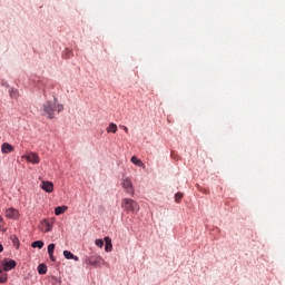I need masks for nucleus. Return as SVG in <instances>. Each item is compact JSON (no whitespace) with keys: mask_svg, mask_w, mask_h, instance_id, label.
<instances>
[{"mask_svg":"<svg viewBox=\"0 0 285 285\" xmlns=\"http://www.w3.org/2000/svg\"><path fill=\"white\" fill-rule=\"evenodd\" d=\"M105 244L106 253H110L112 250V239H110V237H105Z\"/></svg>","mask_w":285,"mask_h":285,"instance_id":"9b49d317","label":"nucleus"},{"mask_svg":"<svg viewBox=\"0 0 285 285\" xmlns=\"http://www.w3.org/2000/svg\"><path fill=\"white\" fill-rule=\"evenodd\" d=\"M122 129H124V131L126 132V135H128V127L122 126Z\"/></svg>","mask_w":285,"mask_h":285,"instance_id":"bb28decb","label":"nucleus"},{"mask_svg":"<svg viewBox=\"0 0 285 285\" xmlns=\"http://www.w3.org/2000/svg\"><path fill=\"white\" fill-rule=\"evenodd\" d=\"M4 224L3 217L0 216V230L3 228Z\"/></svg>","mask_w":285,"mask_h":285,"instance_id":"393cba45","label":"nucleus"},{"mask_svg":"<svg viewBox=\"0 0 285 285\" xmlns=\"http://www.w3.org/2000/svg\"><path fill=\"white\" fill-rule=\"evenodd\" d=\"M63 59H70L72 57V50L66 49L62 53Z\"/></svg>","mask_w":285,"mask_h":285,"instance_id":"6ab92c4d","label":"nucleus"},{"mask_svg":"<svg viewBox=\"0 0 285 285\" xmlns=\"http://www.w3.org/2000/svg\"><path fill=\"white\" fill-rule=\"evenodd\" d=\"M13 245L17 246V248H19V238H13Z\"/></svg>","mask_w":285,"mask_h":285,"instance_id":"b1692460","label":"nucleus"},{"mask_svg":"<svg viewBox=\"0 0 285 285\" xmlns=\"http://www.w3.org/2000/svg\"><path fill=\"white\" fill-rule=\"evenodd\" d=\"M6 282H8V274H7V273H3V272L0 269V284H6Z\"/></svg>","mask_w":285,"mask_h":285,"instance_id":"f3484780","label":"nucleus"},{"mask_svg":"<svg viewBox=\"0 0 285 285\" xmlns=\"http://www.w3.org/2000/svg\"><path fill=\"white\" fill-rule=\"evenodd\" d=\"M66 210H68L67 206H59L56 207L55 209V215H63V213H66Z\"/></svg>","mask_w":285,"mask_h":285,"instance_id":"2eb2a0df","label":"nucleus"},{"mask_svg":"<svg viewBox=\"0 0 285 285\" xmlns=\"http://www.w3.org/2000/svg\"><path fill=\"white\" fill-rule=\"evenodd\" d=\"M95 244L98 248H104V239H96Z\"/></svg>","mask_w":285,"mask_h":285,"instance_id":"4be33fe9","label":"nucleus"},{"mask_svg":"<svg viewBox=\"0 0 285 285\" xmlns=\"http://www.w3.org/2000/svg\"><path fill=\"white\" fill-rule=\"evenodd\" d=\"M6 217L9 219H19V210L16 208H9L6 210Z\"/></svg>","mask_w":285,"mask_h":285,"instance_id":"0eeeda50","label":"nucleus"},{"mask_svg":"<svg viewBox=\"0 0 285 285\" xmlns=\"http://www.w3.org/2000/svg\"><path fill=\"white\" fill-rule=\"evenodd\" d=\"M41 230L42 233H50L52 230V224L48 220H42L41 222Z\"/></svg>","mask_w":285,"mask_h":285,"instance_id":"9d476101","label":"nucleus"},{"mask_svg":"<svg viewBox=\"0 0 285 285\" xmlns=\"http://www.w3.org/2000/svg\"><path fill=\"white\" fill-rule=\"evenodd\" d=\"M183 197H184V195L181 193H177L175 195V199H176L177 204H179L181 202Z\"/></svg>","mask_w":285,"mask_h":285,"instance_id":"412c9836","label":"nucleus"},{"mask_svg":"<svg viewBox=\"0 0 285 285\" xmlns=\"http://www.w3.org/2000/svg\"><path fill=\"white\" fill-rule=\"evenodd\" d=\"M121 208L127 213H132L137 215L139 213V203L130 198H124L121 202Z\"/></svg>","mask_w":285,"mask_h":285,"instance_id":"f03ea898","label":"nucleus"},{"mask_svg":"<svg viewBox=\"0 0 285 285\" xmlns=\"http://www.w3.org/2000/svg\"><path fill=\"white\" fill-rule=\"evenodd\" d=\"M48 255H55V244H50L48 246Z\"/></svg>","mask_w":285,"mask_h":285,"instance_id":"aec40b11","label":"nucleus"},{"mask_svg":"<svg viewBox=\"0 0 285 285\" xmlns=\"http://www.w3.org/2000/svg\"><path fill=\"white\" fill-rule=\"evenodd\" d=\"M118 127L117 124L111 122L108 127H107V132H112L115 135V132H117Z\"/></svg>","mask_w":285,"mask_h":285,"instance_id":"dca6fc26","label":"nucleus"},{"mask_svg":"<svg viewBox=\"0 0 285 285\" xmlns=\"http://www.w3.org/2000/svg\"><path fill=\"white\" fill-rule=\"evenodd\" d=\"M23 158L27 159V161H29V164H39L41 161L39 154H37L35 151L28 153L27 155L23 156Z\"/></svg>","mask_w":285,"mask_h":285,"instance_id":"20e7f679","label":"nucleus"},{"mask_svg":"<svg viewBox=\"0 0 285 285\" xmlns=\"http://www.w3.org/2000/svg\"><path fill=\"white\" fill-rule=\"evenodd\" d=\"M85 264H87V266H95V268H101V266L106 264V261H104L101 256L94 255L91 257H86Z\"/></svg>","mask_w":285,"mask_h":285,"instance_id":"7ed1b4c3","label":"nucleus"},{"mask_svg":"<svg viewBox=\"0 0 285 285\" xmlns=\"http://www.w3.org/2000/svg\"><path fill=\"white\" fill-rule=\"evenodd\" d=\"M41 188L46 193H52V190H55V185L51 181L45 180V181H42Z\"/></svg>","mask_w":285,"mask_h":285,"instance_id":"6e6552de","label":"nucleus"},{"mask_svg":"<svg viewBox=\"0 0 285 285\" xmlns=\"http://www.w3.org/2000/svg\"><path fill=\"white\" fill-rule=\"evenodd\" d=\"M10 97H12L13 99H17V97H19V92L17 90L12 89L10 91Z\"/></svg>","mask_w":285,"mask_h":285,"instance_id":"5701e85b","label":"nucleus"},{"mask_svg":"<svg viewBox=\"0 0 285 285\" xmlns=\"http://www.w3.org/2000/svg\"><path fill=\"white\" fill-rule=\"evenodd\" d=\"M38 273L39 275H46L48 273V266H46V264H40L38 266Z\"/></svg>","mask_w":285,"mask_h":285,"instance_id":"4468645a","label":"nucleus"},{"mask_svg":"<svg viewBox=\"0 0 285 285\" xmlns=\"http://www.w3.org/2000/svg\"><path fill=\"white\" fill-rule=\"evenodd\" d=\"M32 248H43V242L42 240H36L31 244Z\"/></svg>","mask_w":285,"mask_h":285,"instance_id":"a211bd4d","label":"nucleus"},{"mask_svg":"<svg viewBox=\"0 0 285 285\" xmlns=\"http://www.w3.org/2000/svg\"><path fill=\"white\" fill-rule=\"evenodd\" d=\"M121 186L125 188L126 193L129 195H135V188L132 187V181H130V178L122 179Z\"/></svg>","mask_w":285,"mask_h":285,"instance_id":"423d86ee","label":"nucleus"},{"mask_svg":"<svg viewBox=\"0 0 285 285\" xmlns=\"http://www.w3.org/2000/svg\"><path fill=\"white\" fill-rule=\"evenodd\" d=\"M1 150L3 153V155H9V153H13L14 151V147H12V145L4 142L1 146Z\"/></svg>","mask_w":285,"mask_h":285,"instance_id":"1a4fd4ad","label":"nucleus"},{"mask_svg":"<svg viewBox=\"0 0 285 285\" xmlns=\"http://www.w3.org/2000/svg\"><path fill=\"white\" fill-rule=\"evenodd\" d=\"M63 256L66 257V259H73L75 262H79V256H76L70 250H65Z\"/></svg>","mask_w":285,"mask_h":285,"instance_id":"f8f14e48","label":"nucleus"},{"mask_svg":"<svg viewBox=\"0 0 285 285\" xmlns=\"http://www.w3.org/2000/svg\"><path fill=\"white\" fill-rule=\"evenodd\" d=\"M61 110H63V105H60L57 98L45 102L42 106V115L47 119H55V112H61Z\"/></svg>","mask_w":285,"mask_h":285,"instance_id":"f257e3e1","label":"nucleus"},{"mask_svg":"<svg viewBox=\"0 0 285 285\" xmlns=\"http://www.w3.org/2000/svg\"><path fill=\"white\" fill-rule=\"evenodd\" d=\"M131 164L138 166L139 168H144V163L141 161V159L137 158V156L131 157Z\"/></svg>","mask_w":285,"mask_h":285,"instance_id":"ddd939ff","label":"nucleus"},{"mask_svg":"<svg viewBox=\"0 0 285 285\" xmlns=\"http://www.w3.org/2000/svg\"><path fill=\"white\" fill-rule=\"evenodd\" d=\"M1 266H3V271L8 273L9 271H12V268L17 267V262L6 258L1 262Z\"/></svg>","mask_w":285,"mask_h":285,"instance_id":"39448f33","label":"nucleus"},{"mask_svg":"<svg viewBox=\"0 0 285 285\" xmlns=\"http://www.w3.org/2000/svg\"><path fill=\"white\" fill-rule=\"evenodd\" d=\"M0 253H3V245L0 244Z\"/></svg>","mask_w":285,"mask_h":285,"instance_id":"cd10ccee","label":"nucleus"},{"mask_svg":"<svg viewBox=\"0 0 285 285\" xmlns=\"http://www.w3.org/2000/svg\"><path fill=\"white\" fill-rule=\"evenodd\" d=\"M49 257H50L51 262H56L55 254L49 255Z\"/></svg>","mask_w":285,"mask_h":285,"instance_id":"a878e982","label":"nucleus"}]
</instances>
